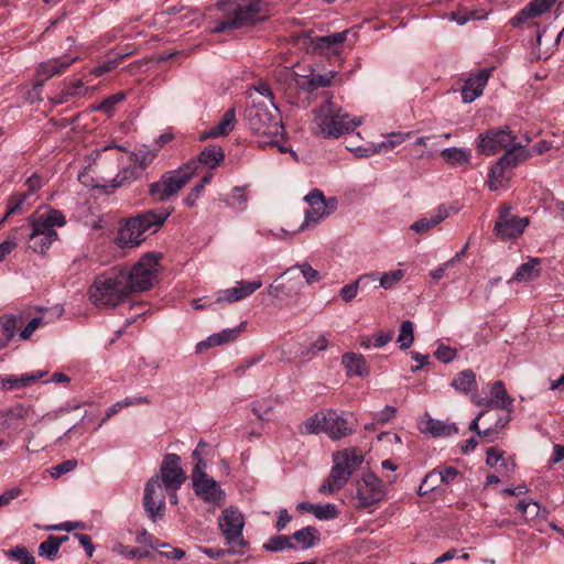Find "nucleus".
Returning <instances> with one entry per match:
<instances>
[{"label": "nucleus", "instance_id": "1", "mask_svg": "<svg viewBox=\"0 0 564 564\" xmlns=\"http://www.w3.org/2000/svg\"><path fill=\"white\" fill-rule=\"evenodd\" d=\"M245 116L260 147H279L281 152H286V149L279 143L283 134V126L275 104L253 98V104L246 109Z\"/></svg>", "mask_w": 564, "mask_h": 564}, {"label": "nucleus", "instance_id": "2", "mask_svg": "<svg viewBox=\"0 0 564 564\" xmlns=\"http://www.w3.org/2000/svg\"><path fill=\"white\" fill-rule=\"evenodd\" d=\"M360 124L361 118L351 116L330 98L313 110L312 129L325 139H338Z\"/></svg>", "mask_w": 564, "mask_h": 564}, {"label": "nucleus", "instance_id": "3", "mask_svg": "<svg viewBox=\"0 0 564 564\" xmlns=\"http://www.w3.org/2000/svg\"><path fill=\"white\" fill-rule=\"evenodd\" d=\"M172 214L167 207L148 210L128 218L119 228L116 243L120 248H134L147 238L148 232H156Z\"/></svg>", "mask_w": 564, "mask_h": 564}, {"label": "nucleus", "instance_id": "4", "mask_svg": "<svg viewBox=\"0 0 564 564\" xmlns=\"http://www.w3.org/2000/svg\"><path fill=\"white\" fill-rule=\"evenodd\" d=\"M123 269L113 268L97 275L88 289L89 302L97 308H115L130 295Z\"/></svg>", "mask_w": 564, "mask_h": 564}, {"label": "nucleus", "instance_id": "5", "mask_svg": "<svg viewBox=\"0 0 564 564\" xmlns=\"http://www.w3.org/2000/svg\"><path fill=\"white\" fill-rule=\"evenodd\" d=\"M32 230L29 235V248L35 253L45 254L52 243L58 239L56 228L66 224L62 212L52 208L37 209L28 217Z\"/></svg>", "mask_w": 564, "mask_h": 564}, {"label": "nucleus", "instance_id": "6", "mask_svg": "<svg viewBox=\"0 0 564 564\" xmlns=\"http://www.w3.org/2000/svg\"><path fill=\"white\" fill-rule=\"evenodd\" d=\"M161 254L150 252L143 254L131 268L123 269L126 284L131 293L151 289L158 281Z\"/></svg>", "mask_w": 564, "mask_h": 564}, {"label": "nucleus", "instance_id": "7", "mask_svg": "<svg viewBox=\"0 0 564 564\" xmlns=\"http://www.w3.org/2000/svg\"><path fill=\"white\" fill-rule=\"evenodd\" d=\"M197 171V163L188 161L180 169L162 175V177L149 186V194L156 202H164L177 194L193 177Z\"/></svg>", "mask_w": 564, "mask_h": 564}, {"label": "nucleus", "instance_id": "8", "mask_svg": "<svg viewBox=\"0 0 564 564\" xmlns=\"http://www.w3.org/2000/svg\"><path fill=\"white\" fill-rule=\"evenodd\" d=\"M218 527L229 546L230 554H243L248 543L243 538L245 517L235 507L224 509L218 518Z\"/></svg>", "mask_w": 564, "mask_h": 564}, {"label": "nucleus", "instance_id": "9", "mask_svg": "<svg viewBox=\"0 0 564 564\" xmlns=\"http://www.w3.org/2000/svg\"><path fill=\"white\" fill-rule=\"evenodd\" d=\"M242 2L236 7L232 17L225 21H219L213 28L214 33H220L225 30L239 29L252 25L260 20L262 10V0H241Z\"/></svg>", "mask_w": 564, "mask_h": 564}, {"label": "nucleus", "instance_id": "10", "mask_svg": "<svg viewBox=\"0 0 564 564\" xmlns=\"http://www.w3.org/2000/svg\"><path fill=\"white\" fill-rule=\"evenodd\" d=\"M517 135L512 133L508 126L498 129H490L478 138L477 149L486 155H494L500 151H506L517 142Z\"/></svg>", "mask_w": 564, "mask_h": 564}, {"label": "nucleus", "instance_id": "11", "mask_svg": "<svg viewBox=\"0 0 564 564\" xmlns=\"http://www.w3.org/2000/svg\"><path fill=\"white\" fill-rule=\"evenodd\" d=\"M165 488L159 476H153L144 486L143 507L149 518L155 522L165 512Z\"/></svg>", "mask_w": 564, "mask_h": 564}, {"label": "nucleus", "instance_id": "12", "mask_svg": "<svg viewBox=\"0 0 564 564\" xmlns=\"http://www.w3.org/2000/svg\"><path fill=\"white\" fill-rule=\"evenodd\" d=\"M386 496L382 481L373 474H365L357 481L356 500L358 508H366L381 501Z\"/></svg>", "mask_w": 564, "mask_h": 564}, {"label": "nucleus", "instance_id": "13", "mask_svg": "<svg viewBox=\"0 0 564 564\" xmlns=\"http://www.w3.org/2000/svg\"><path fill=\"white\" fill-rule=\"evenodd\" d=\"M161 484L165 489L178 490L186 481V473L181 466V457L177 454H166L160 466Z\"/></svg>", "mask_w": 564, "mask_h": 564}, {"label": "nucleus", "instance_id": "14", "mask_svg": "<svg viewBox=\"0 0 564 564\" xmlns=\"http://www.w3.org/2000/svg\"><path fill=\"white\" fill-rule=\"evenodd\" d=\"M310 208L305 212V225L316 224L322 218L329 216L337 207L335 198L325 199L323 193L318 189L312 191L305 196Z\"/></svg>", "mask_w": 564, "mask_h": 564}, {"label": "nucleus", "instance_id": "15", "mask_svg": "<svg viewBox=\"0 0 564 564\" xmlns=\"http://www.w3.org/2000/svg\"><path fill=\"white\" fill-rule=\"evenodd\" d=\"M193 489L195 494L208 502H219L224 498V491L218 482L204 470L192 471Z\"/></svg>", "mask_w": 564, "mask_h": 564}, {"label": "nucleus", "instance_id": "16", "mask_svg": "<svg viewBox=\"0 0 564 564\" xmlns=\"http://www.w3.org/2000/svg\"><path fill=\"white\" fill-rule=\"evenodd\" d=\"M528 218L517 217L509 209H502L495 224V232L502 240H509L522 235L528 226Z\"/></svg>", "mask_w": 564, "mask_h": 564}, {"label": "nucleus", "instance_id": "17", "mask_svg": "<svg viewBox=\"0 0 564 564\" xmlns=\"http://www.w3.org/2000/svg\"><path fill=\"white\" fill-rule=\"evenodd\" d=\"M475 404L485 408H497L511 412L513 399L508 394L502 381H495L490 387V398H480L476 394L471 395Z\"/></svg>", "mask_w": 564, "mask_h": 564}, {"label": "nucleus", "instance_id": "18", "mask_svg": "<svg viewBox=\"0 0 564 564\" xmlns=\"http://www.w3.org/2000/svg\"><path fill=\"white\" fill-rule=\"evenodd\" d=\"M262 286L261 279H256L253 281H245L240 280L236 283L235 286L220 291L216 299L217 303H234L238 302L242 299L254 293Z\"/></svg>", "mask_w": 564, "mask_h": 564}, {"label": "nucleus", "instance_id": "19", "mask_svg": "<svg viewBox=\"0 0 564 564\" xmlns=\"http://www.w3.org/2000/svg\"><path fill=\"white\" fill-rule=\"evenodd\" d=\"M362 460L364 455L359 449L356 447L345 448L334 455L333 468H338L341 474H346L345 480L348 481Z\"/></svg>", "mask_w": 564, "mask_h": 564}, {"label": "nucleus", "instance_id": "20", "mask_svg": "<svg viewBox=\"0 0 564 564\" xmlns=\"http://www.w3.org/2000/svg\"><path fill=\"white\" fill-rule=\"evenodd\" d=\"M490 70L480 69L477 74L469 76L462 87V99L465 104H469L478 98L489 79Z\"/></svg>", "mask_w": 564, "mask_h": 564}, {"label": "nucleus", "instance_id": "21", "mask_svg": "<svg viewBox=\"0 0 564 564\" xmlns=\"http://www.w3.org/2000/svg\"><path fill=\"white\" fill-rule=\"evenodd\" d=\"M77 59V56H63L44 61L39 64L36 76L41 82H45L56 75L63 74Z\"/></svg>", "mask_w": 564, "mask_h": 564}, {"label": "nucleus", "instance_id": "22", "mask_svg": "<svg viewBox=\"0 0 564 564\" xmlns=\"http://www.w3.org/2000/svg\"><path fill=\"white\" fill-rule=\"evenodd\" d=\"M554 2L555 0H532L510 20V24L513 28H519L528 20L549 11Z\"/></svg>", "mask_w": 564, "mask_h": 564}, {"label": "nucleus", "instance_id": "23", "mask_svg": "<svg viewBox=\"0 0 564 564\" xmlns=\"http://www.w3.org/2000/svg\"><path fill=\"white\" fill-rule=\"evenodd\" d=\"M323 421H325V433L332 440H339L350 435L354 431L352 426L347 422V420L335 411H328L325 413Z\"/></svg>", "mask_w": 564, "mask_h": 564}, {"label": "nucleus", "instance_id": "24", "mask_svg": "<svg viewBox=\"0 0 564 564\" xmlns=\"http://www.w3.org/2000/svg\"><path fill=\"white\" fill-rule=\"evenodd\" d=\"M530 141L531 139L528 135H524L522 140L512 144L498 160L500 164H503L508 167V170H510L517 166L520 162L529 159L532 155V152L527 150V145L530 143Z\"/></svg>", "mask_w": 564, "mask_h": 564}, {"label": "nucleus", "instance_id": "25", "mask_svg": "<svg viewBox=\"0 0 564 564\" xmlns=\"http://www.w3.org/2000/svg\"><path fill=\"white\" fill-rule=\"evenodd\" d=\"M411 132L406 133H390L387 137V141H381L380 143H372L371 145L367 148H358L355 151L357 152L358 156H370L380 152H388L392 150L394 147L403 143L406 139L411 137Z\"/></svg>", "mask_w": 564, "mask_h": 564}, {"label": "nucleus", "instance_id": "26", "mask_svg": "<svg viewBox=\"0 0 564 564\" xmlns=\"http://www.w3.org/2000/svg\"><path fill=\"white\" fill-rule=\"evenodd\" d=\"M348 31L316 36L311 41L313 51L322 54L338 53V46L346 40Z\"/></svg>", "mask_w": 564, "mask_h": 564}, {"label": "nucleus", "instance_id": "27", "mask_svg": "<svg viewBox=\"0 0 564 564\" xmlns=\"http://www.w3.org/2000/svg\"><path fill=\"white\" fill-rule=\"evenodd\" d=\"M341 362L348 377H367L369 368L365 357L356 352H346L341 357Z\"/></svg>", "mask_w": 564, "mask_h": 564}, {"label": "nucleus", "instance_id": "28", "mask_svg": "<svg viewBox=\"0 0 564 564\" xmlns=\"http://www.w3.org/2000/svg\"><path fill=\"white\" fill-rule=\"evenodd\" d=\"M240 334V327L223 329L219 333L208 336L205 340L197 344L196 349L202 352L208 348L216 347L223 344L235 340Z\"/></svg>", "mask_w": 564, "mask_h": 564}, {"label": "nucleus", "instance_id": "29", "mask_svg": "<svg viewBox=\"0 0 564 564\" xmlns=\"http://www.w3.org/2000/svg\"><path fill=\"white\" fill-rule=\"evenodd\" d=\"M541 275V261L538 258H530L522 263L513 274L512 280L517 282H530Z\"/></svg>", "mask_w": 564, "mask_h": 564}, {"label": "nucleus", "instance_id": "30", "mask_svg": "<svg viewBox=\"0 0 564 564\" xmlns=\"http://www.w3.org/2000/svg\"><path fill=\"white\" fill-rule=\"evenodd\" d=\"M422 432L431 434L433 437H444L456 434L458 429L454 423H447L441 420L429 419L421 427Z\"/></svg>", "mask_w": 564, "mask_h": 564}, {"label": "nucleus", "instance_id": "31", "mask_svg": "<svg viewBox=\"0 0 564 564\" xmlns=\"http://www.w3.org/2000/svg\"><path fill=\"white\" fill-rule=\"evenodd\" d=\"M225 159L224 150L220 147H208L203 150L197 160H194L199 165L209 170L216 169Z\"/></svg>", "mask_w": 564, "mask_h": 564}, {"label": "nucleus", "instance_id": "32", "mask_svg": "<svg viewBox=\"0 0 564 564\" xmlns=\"http://www.w3.org/2000/svg\"><path fill=\"white\" fill-rule=\"evenodd\" d=\"M448 217V213L446 208L438 207L436 212L430 217H423L411 225V229L416 234H424L430 229L434 228L438 224H441L444 219Z\"/></svg>", "mask_w": 564, "mask_h": 564}, {"label": "nucleus", "instance_id": "33", "mask_svg": "<svg viewBox=\"0 0 564 564\" xmlns=\"http://www.w3.org/2000/svg\"><path fill=\"white\" fill-rule=\"evenodd\" d=\"M87 91L88 87L84 85L83 80L76 79L65 86L56 96L52 97V101L56 105H61L69 101L72 98L84 96Z\"/></svg>", "mask_w": 564, "mask_h": 564}, {"label": "nucleus", "instance_id": "34", "mask_svg": "<svg viewBox=\"0 0 564 564\" xmlns=\"http://www.w3.org/2000/svg\"><path fill=\"white\" fill-rule=\"evenodd\" d=\"M377 280L378 278L376 273L362 274L355 282L343 286L339 294L341 299L348 303L357 296L359 286L366 288L368 284Z\"/></svg>", "mask_w": 564, "mask_h": 564}, {"label": "nucleus", "instance_id": "35", "mask_svg": "<svg viewBox=\"0 0 564 564\" xmlns=\"http://www.w3.org/2000/svg\"><path fill=\"white\" fill-rule=\"evenodd\" d=\"M452 387L463 393H473L477 390L476 375L473 370L466 369L459 372L452 381Z\"/></svg>", "mask_w": 564, "mask_h": 564}, {"label": "nucleus", "instance_id": "36", "mask_svg": "<svg viewBox=\"0 0 564 564\" xmlns=\"http://www.w3.org/2000/svg\"><path fill=\"white\" fill-rule=\"evenodd\" d=\"M510 178L508 167L500 164L499 161L491 167L488 175V185L491 191L503 188Z\"/></svg>", "mask_w": 564, "mask_h": 564}, {"label": "nucleus", "instance_id": "37", "mask_svg": "<svg viewBox=\"0 0 564 564\" xmlns=\"http://www.w3.org/2000/svg\"><path fill=\"white\" fill-rule=\"evenodd\" d=\"M441 156L453 166H465L470 162V151L463 148L444 149Z\"/></svg>", "mask_w": 564, "mask_h": 564}, {"label": "nucleus", "instance_id": "38", "mask_svg": "<svg viewBox=\"0 0 564 564\" xmlns=\"http://www.w3.org/2000/svg\"><path fill=\"white\" fill-rule=\"evenodd\" d=\"M486 464L492 468H498L501 471L510 473L513 471L516 465L513 462H507L505 458V452L496 447H490L487 451Z\"/></svg>", "mask_w": 564, "mask_h": 564}, {"label": "nucleus", "instance_id": "39", "mask_svg": "<svg viewBox=\"0 0 564 564\" xmlns=\"http://www.w3.org/2000/svg\"><path fill=\"white\" fill-rule=\"evenodd\" d=\"M346 474H341L338 468H332L329 476L323 481L319 487V492L330 495L345 486Z\"/></svg>", "mask_w": 564, "mask_h": 564}, {"label": "nucleus", "instance_id": "40", "mask_svg": "<svg viewBox=\"0 0 564 564\" xmlns=\"http://www.w3.org/2000/svg\"><path fill=\"white\" fill-rule=\"evenodd\" d=\"M236 120L235 109L227 110L218 124L213 127L206 134L210 138L227 135L232 129Z\"/></svg>", "mask_w": 564, "mask_h": 564}, {"label": "nucleus", "instance_id": "41", "mask_svg": "<svg viewBox=\"0 0 564 564\" xmlns=\"http://www.w3.org/2000/svg\"><path fill=\"white\" fill-rule=\"evenodd\" d=\"M302 549L306 550L314 546L319 541V531L314 527H305L292 535Z\"/></svg>", "mask_w": 564, "mask_h": 564}, {"label": "nucleus", "instance_id": "42", "mask_svg": "<svg viewBox=\"0 0 564 564\" xmlns=\"http://www.w3.org/2000/svg\"><path fill=\"white\" fill-rule=\"evenodd\" d=\"M68 540L67 535L64 536H55L50 535L44 542H42L39 546V555L45 556L47 558H53L56 556L59 546Z\"/></svg>", "mask_w": 564, "mask_h": 564}, {"label": "nucleus", "instance_id": "43", "mask_svg": "<svg viewBox=\"0 0 564 564\" xmlns=\"http://www.w3.org/2000/svg\"><path fill=\"white\" fill-rule=\"evenodd\" d=\"M141 172L142 167L137 165L122 169L113 178L111 187L117 188L137 180Z\"/></svg>", "mask_w": 564, "mask_h": 564}, {"label": "nucleus", "instance_id": "44", "mask_svg": "<svg viewBox=\"0 0 564 564\" xmlns=\"http://www.w3.org/2000/svg\"><path fill=\"white\" fill-rule=\"evenodd\" d=\"M248 200V192L247 186H236L232 188L231 193L227 198L224 199L226 205L239 209H243L246 207Z\"/></svg>", "mask_w": 564, "mask_h": 564}, {"label": "nucleus", "instance_id": "45", "mask_svg": "<svg viewBox=\"0 0 564 564\" xmlns=\"http://www.w3.org/2000/svg\"><path fill=\"white\" fill-rule=\"evenodd\" d=\"M112 551L123 557L129 558H148L151 557L150 551L142 550L139 547H129L122 543H116Z\"/></svg>", "mask_w": 564, "mask_h": 564}, {"label": "nucleus", "instance_id": "46", "mask_svg": "<svg viewBox=\"0 0 564 564\" xmlns=\"http://www.w3.org/2000/svg\"><path fill=\"white\" fill-rule=\"evenodd\" d=\"M414 341V326L411 321L402 322L400 326V333L398 336V343L401 349H408Z\"/></svg>", "mask_w": 564, "mask_h": 564}, {"label": "nucleus", "instance_id": "47", "mask_svg": "<svg viewBox=\"0 0 564 564\" xmlns=\"http://www.w3.org/2000/svg\"><path fill=\"white\" fill-rule=\"evenodd\" d=\"M154 550H158L159 554L161 556H164V557H166L169 560H172V561H180V560H182L185 556V551L184 550H182L180 547L172 546L171 544L164 543V542H161V541H159L154 545Z\"/></svg>", "mask_w": 564, "mask_h": 564}, {"label": "nucleus", "instance_id": "48", "mask_svg": "<svg viewBox=\"0 0 564 564\" xmlns=\"http://www.w3.org/2000/svg\"><path fill=\"white\" fill-rule=\"evenodd\" d=\"M291 540H292V536H288V535L273 536L263 545V547L270 552H278V551H282V550L293 549L294 545L292 544Z\"/></svg>", "mask_w": 564, "mask_h": 564}, {"label": "nucleus", "instance_id": "49", "mask_svg": "<svg viewBox=\"0 0 564 564\" xmlns=\"http://www.w3.org/2000/svg\"><path fill=\"white\" fill-rule=\"evenodd\" d=\"M7 556L13 558L21 564H35V558L32 553L22 545H18L11 550L7 551Z\"/></svg>", "mask_w": 564, "mask_h": 564}, {"label": "nucleus", "instance_id": "50", "mask_svg": "<svg viewBox=\"0 0 564 564\" xmlns=\"http://www.w3.org/2000/svg\"><path fill=\"white\" fill-rule=\"evenodd\" d=\"M325 413H316L304 422V433L306 434H317L321 432H325Z\"/></svg>", "mask_w": 564, "mask_h": 564}, {"label": "nucleus", "instance_id": "51", "mask_svg": "<svg viewBox=\"0 0 564 564\" xmlns=\"http://www.w3.org/2000/svg\"><path fill=\"white\" fill-rule=\"evenodd\" d=\"M440 482L441 480L437 474V469H434L424 477L419 487L417 494L420 496H425L429 492L435 490L438 487Z\"/></svg>", "mask_w": 564, "mask_h": 564}, {"label": "nucleus", "instance_id": "52", "mask_svg": "<svg viewBox=\"0 0 564 564\" xmlns=\"http://www.w3.org/2000/svg\"><path fill=\"white\" fill-rule=\"evenodd\" d=\"M22 321L21 316L6 315L0 317V329L4 334V337L12 339L15 334L18 323Z\"/></svg>", "mask_w": 564, "mask_h": 564}, {"label": "nucleus", "instance_id": "53", "mask_svg": "<svg viewBox=\"0 0 564 564\" xmlns=\"http://www.w3.org/2000/svg\"><path fill=\"white\" fill-rule=\"evenodd\" d=\"M404 276V271L401 269L384 272L379 278V286L389 290L397 285Z\"/></svg>", "mask_w": 564, "mask_h": 564}, {"label": "nucleus", "instance_id": "54", "mask_svg": "<svg viewBox=\"0 0 564 564\" xmlns=\"http://www.w3.org/2000/svg\"><path fill=\"white\" fill-rule=\"evenodd\" d=\"M249 97L251 98V104H253V98L259 100H268V102L274 104L273 94L265 83H260L253 86V93L250 91Z\"/></svg>", "mask_w": 564, "mask_h": 564}, {"label": "nucleus", "instance_id": "55", "mask_svg": "<svg viewBox=\"0 0 564 564\" xmlns=\"http://www.w3.org/2000/svg\"><path fill=\"white\" fill-rule=\"evenodd\" d=\"M313 514L319 520H332L338 516V511L335 505H315Z\"/></svg>", "mask_w": 564, "mask_h": 564}, {"label": "nucleus", "instance_id": "56", "mask_svg": "<svg viewBox=\"0 0 564 564\" xmlns=\"http://www.w3.org/2000/svg\"><path fill=\"white\" fill-rule=\"evenodd\" d=\"M329 346V335L319 334L315 340H313L307 347V355H317L321 351H325Z\"/></svg>", "mask_w": 564, "mask_h": 564}, {"label": "nucleus", "instance_id": "57", "mask_svg": "<svg viewBox=\"0 0 564 564\" xmlns=\"http://www.w3.org/2000/svg\"><path fill=\"white\" fill-rule=\"evenodd\" d=\"M296 268L301 271L303 278L308 284L316 283L321 280L319 272L315 270L310 263L303 262L297 264Z\"/></svg>", "mask_w": 564, "mask_h": 564}, {"label": "nucleus", "instance_id": "58", "mask_svg": "<svg viewBox=\"0 0 564 564\" xmlns=\"http://www.w3.org/2000/svg\"><path fill=\"white\" fill-rule=\"evenodd\" d=\"M333 77H334L333 73L324 74V75H322V74L313 75L307 80V88L310 90H313V89H316L319 87H326V86L330 85Z\"/></svg>", "mask_w": 564, "mask_h": 564}, {"label": "nucleus", "instance_id": "59", "mask_svg": "<svg viewBox=\"0 0 564 564\" xmlns=\"http://www.w3.org/2000/svg\"><path fill=\"white\" fill-rule=\"evenodd\" d=\"M441 482L445 485L452 484L458 476L459 471L453 466H441L437 468Z\"/></svg>", "mask_w": 564, "mask_h": 564}, {"label": "nucleus", "instance_id": "60", "mask_svg": "<svg viewBox=\"0 0 564 564\" xmlns=\"http://www.w3.org/2000/svg\"><path fill=\"white\" fill-rule=\"evenodd\" d=\"M28 198V194L24 193H15L10 196L8 200V209L6 213V217H9L10 215L17 213Z\"/></svg>", "mask_w": 564, "mask_h": 564}, {"label": "nucleus", "instance_id": "61", "mask_svg": "<svg viewBox=\"0 0 564 564\" xmlns=\"http://www.w3.org/2000/svg\"><path fill=\"white\" fill-rule=\"evenodd\" d=\"M77 466L76 459H68L65 460L54 467L51 468V476L54 478H58L64 474H67L72 470H74Z\"/></svg>", "mask_w": 564, "mask_h": 564}, {"label": "nucleus", "instance_id": "62", "mask_svg": "<svg viewBox=\"0 0 564 564\" xmlns=\"http://www.w3.org/2000/svg\"><path fill=\"white\" fill-rule=\"evenodd\" d=\"M44 324V319L41 316L33 317L26 326L20 332V338L22 340H28L33 333Z\"/></svg>", "mask_w": 564, "mask_h": 564}, {"label": "nucleus", "instance_id": "63", "mask_svg": "<svg viewBox=\"0 0 564 564\" xmlns=\"http://www.w3.org/2000/svg\"><path fill=\"white\" fill-rule=\"evenodd\" d=\"M0 416H7L12 420H26L29 416V410L23 404H18L4 412H0Z\"/></svg>", "mask_w": 564, "mask_h": 564}, {"label": "nucleus", "instance_id": "64", "mask_svg": "<svg viewBox=\"0 0 564 564\" xmlns=\"http://www.w3.org/2000/svg\"><path fill=\"white\" fill-rule=\"evenodd\" d=\"M122 58H123V56L121 55L115 59L107 61V62L100 64L99 66L93 68L90 70V73L95 76H101L106 73H109V72L113 70L119 65V63L122 61Z\"/></svg>", "mask_w": 564, "mask_h": 564}]
</instances>
